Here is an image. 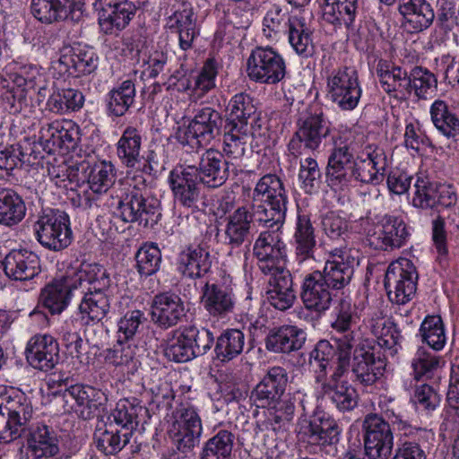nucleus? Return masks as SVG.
Instances as JSON below:
<instances>
[{
  "instance_id": "11",
  "label": "nucleus",
  "mask_w": 459,
  "mask_h": 459,
  "mask_svg": "<svg viewBox=\"0 0 459 459\" xmlns=\"http://www.w3.org/2000/svg\"><path fill=\"white\" fill-rule=\"evenodd\" d=\"M412 205L422 210L450 208L457 202L455 187L435 181L426 171L416 174Z\"/></svg>"
},
{
  "instance_id": "43",
  "label": "nucleus",
  "mask_w": 459,
  "mask_h": 459,
  "mask_svg": "<svg viewBox=\"0 0 459 459\" xmlns=\"http://www.w3.org/2000/svg\"><path fill=\"white\" fill-rule=\"evenodd\" d=\"M74 4V0H31L30 10L38 21L51 24L67 19Z\"/></svg>"
},
{
  "instance_id": "60",
  "label": "nucleus",
  "mask_w": 459,
  "mask_h": 459,
  "mask_svg": "<svg viewBox=\"0 0 459 459\" xmlns=\"http://www.w3.org/2000/svg\"><path fill=\"white\" fill-rule=\"evenodd\" d=\"M25 356L32 368L47 372L58 362V346H27Z\"/></svg>"
},
{
  "instance_id": "39",
  "label": "nucleus",
  "mask_w": 459,
  "mask_h": 459,
  "mask_svg": "<svg viewBox=\"0 0 459 459\" xmlns=\"http://www.w3.org/2000/svg\"><path fill=\"white\" fill-rule=\"evenodd\" d=\"M0 407L22 431L31 418L32 409L23 393L0 385Z\"/></svg>"
},
{
  "instance_id": "6",
  "label": "nucleus",
  "mask_w": 459,
  "mask_h": 459,
  "mask_svg": "<svg viewBox=\"0 0 459 459\" xmlns=\"http://www.w3.org/2000/svg\"><path fill=\"white\" fill-rule=\"evenodd\" d=\"M36 239L45 248L61 251L73 241L69 215L61 210L45 211L33 224Z\"/></svg>"
},
{
  "instance_id": "31",
  "label": "nucleus",
  "mask_w": 459,
  "mask_h": 459,
  "mask_svg": "<svg viewBox=\"0 0 459 459\" xmlns=\"http://www.w3.org/2000/svg\"><path fill=\"white\" fill-rule=\"evenodd\" d=\"M382 89L394 99H403L410 95V74L401 66L380 59L376 68Z\"/></svg>"
},
{
  "instance_id": "32",
  "label": "nucleus",
  "mask_w": 459,
  "mask_h": 459,
  "mask_svg": "<svg viewBox=\"0 0 459 459\" xmlns=\"http://www.w3.org/2000/svg\"><path fill=\"white\" fill-rule=\"evenodd\" d=\"M223 243L231 249L240 247L244 243L250 242L252 237V216L244 207H238L224 219Z\"/></svg>"
},
{
  "instance_id": "28",
  "label": "nucleus",
  "mask_w": 459,
  "mask_h": 459,
  "mask_svg": "<svg viewBox=\"0 0 459 459\" xmlns=\"http://www.w3.org/2000/svg\"><path fill=\"white\" fill-rule=\"evenodd\" d=\"M316 229L309 214L298 211L291 245L294 248L296 260L303 263L315 258L316 251Z\"/></svg>"
},
{
  "instance_id": "2",
  "label": "nucleus",
  "mask_w": 459,
  "mask_h": 459,
  "mask_svg": "<svg viewBox=\"0 0 459 459\" xmlns=\"http://www.w3.org/2000/svg\"><path fill=\"white\" fill-rule=\"evenodd\" d=\"M384 415L369 412L363 419L364 449L368 459H388L391 456L394 437L389 421L398 425L399 429H406L410 426L394 410L387 409Z\"/></svg>"
},
{
  "instance_id": "47",
  "label": "nucleus",
  "mask_w": 459,
  "mask_h": 459,
  "mask_svg": "<svg viewBox=\"0 0 459 459\" xmlns=\"http://www.w3.org/2000/svg\"><path fill=\"white\" fill-rule=\"evenodd\" d=\"M289 30L288 42L295 53L302 57L311 56L314 53L313 32L311 22L304 15H300Z\"/></svg>"
},
{
  "instance_id": "16",
  "label": "nucleus",
  "mask_w": 459,
  "mask_h": 459,
  "mask_svg": "<svg viewBox=\"0 0 459 459\" xmlns=\"http://www.w3.org/2000/svg\"><path fill=\"white\" fill-rule=\"evenodd\" d=\"M378 231L368 234V244L375 249L393 251L405 246L411 233L403 217L386 213L377 221Z\"/></svg>"
},
{
  "instance_id": "24",
  "label": "nucleus",
  "mask_w": 459,
  "mask_h": 459,
  "mask_svg": "<svg viewBox=\"0 0 459 459\" xmlns=\"http://www.w3.org/2000/svg\"><path fill=\"white\" fill-rule=\"evenodd\" d=\"M353 346H316L309 353V364L316 371L319 369L316 376L317 380L325 375L327 367L335 359L337 368L333 374V379L341 378L350 365L351 355H353Z\"/></svg>"
},
{
  "instance_id": "48",
  "label": "nucleus",
  "mask_w": 459,
  "mask_h": 459,
  "mask_svg": "<svg viewBox=\"0 0 459 459\" xmlns=\"http://www.w3.org/2000/svg\"><path fill=\"white\" fill-rule=\"evenodd\" d=\"M322 389L340 411H351L358 405L357 391L346 381L331 377L327 383L323 384Z\"/></svg>"
},
{
  "instance_id": "53",
  "label": "nucleus",
  "mask_w": 459,
  "mask_h": 459,
  "mask_svg": "<svg viewBox=\"0 0 459 459\" xmlns=\"http://www.w3.org/2000/svg\"><path fill=\"white\" fill-rule=\"evenodd\" d=\"M235 434L221 429L203 446L200 459H230L235 445Z\"/></svg>"
},
{
  "instance_id": "22",
  "label": "nucleus",
  "mask_w": 459,
  "mask_h": 459,
  "mask_svg": "<svg viewBox=\"0 0 459 459\" xmlns=\"http://www.w3.org/2000/svg\"><path fill=\"white\" fill-rule=\"evenodd\" d=\"M76 290L84 291H110V276L107 269L97 263H82L66 270Z\"/></svg>"
},
{
  "instance_id": "3",
  "label": "nucleus",
  "mask_w": 459,
  "mask_h": 459,
  "mask_svg": "<svg viewBox=\"0 0 459 459\" xmlns=\"http://www.w3.org/2000/svg\"><path fill=\"white\" fill-rule=\"evenodd\" d=\"M222 126L221 112L208 106L199 108L187 126L178 128L177 140L183 146L197 150L209 145L220 136Z\"/></svg>"
},
{
  "instance_id": "33",
  "label": "nucleus",
  "mask_w": 459,
  "mask_h": 459,
  "mask_svg": "<svg viewBox=\"0 0 459 459\" xmlns=\"http://www.w3.org/2000/svg\"><path fill=\"white\" fill-rule=\"evenodd\" d=\"M313 272L305 276L300 297L306 308L322 313L329 309L335 293Z\"/></svg>"
},
{
  "instance_id": "45",
  "label": "nucleus",
  "mask_w": 459,
  "mask_h": 459,
  "mask_svg": "<svg viewBox=\"0 0 459 459\" xmlns=\"http://www.w3.org/2000/svg\"><path fill=\"white\" fill-rule=\"evenodd\" d=\"M136 90L133 80L127 79L115 86L106 96L108 116L122 117L126 114L135 100Z\"/></svg>"
},
{
  "instance_id": "63",
  "label": "nucleus",
  "mask_w": 459,
  "mask_h": 459,
  "mask_svg": "<svg viewBox=\"0 0 459 459\" xmlns=\"http://www.w3.org/2000/svg\"><path fill=\"white\" fill-rule=\"evenodd\" d=\"M203 429L199 428L182 429L170 427L169 435L177 449L183 454L191 453L198 446L201 440Z\"/></svg>"
},
{
  "instance_id": "46",
  "label": "nucleus",
  "mask_w": 459,
  "mask_h": 459,
  "mask_svg": "<svg viewBox=\"0 0 459 459\" xmlns=\"http://www.w3.org/2000/svg\"><path fill=\"white\" fill-rule=\"evenodd\" d=\"M335 310L336 319L332 324L336 332L333 341L337 344H351L352 342H357L359 334L351 330V325L355 322L357 315L356 307L351 300L342 299Z\"/></svg>"
},
{
  "instance_id": "19",
  "label": "nucleus",
  "mask_w": 459,
  "mask_h": 459,
  "mask_svg": "<svg viewBox=\"0 0 459 459\" xmlns=\"http://www.w3.org/2000/svg\"><path fill=\"white\" fill-rule=\"evenodd\" d=\"M57 64L71 75H87L97 70L99 56L93 48L74 43L61 48Z\"/></svg>"
},
{
  "instance_id": "64",
  "label": "nucleus",
  "mask_w": 459,
  "mask_h": 459,
  "mask_svg": "<svg viewBox=\"0 0 459 459\" xmlns=\"http://www.w3.org/2000/svg\"><path fill=\"white\" fill-rule=\"evenodd\" d=\"M220 68L219 62L214 57L208 58L195 80L194 91L203 96L216 87V76Z\"/></svg>"
},
{
  "instance_id": "7",
  "label": "nucleus",
  "mask_w": 459,
  "mask_h": 459,
  "mask_svg": "<svg viewBox=\"0 0 459 459\" xmlns=\"http://www.w3.org/2000/svg\"><path fill=\"white\" fill-rule=\"evenodd\" d=\"M247 74L255 82L275 85L286 76V62L276 48L258 46L251 50L247 57Z\"/></svg>"
},
{
  "instance_id": "61",
  "label": "nucleus",
  "mask_w": 459,
  "mask_h": 459,
  "mask_svg": "<svg viewBox=\"0 0 459 459\" xmlns=\"http://www.w3.org/2000/svg\"><path fill=\"white\" fill-rule=\"evenodd\" d=\"M410 94H414L422 100H427L435 94L437 81L434 74L421 66H416L410 72Z\"/></svg>"
},
{
  "instance_id": "26",
  "label": "nucleus",
  "mask_w": 459,
  "mask_h": 459,
  "mask_svg": "<svg viewBox=\"0 0 459 459\" xmlns=\"http://www.w3.org/2000/svg\"><path fill=\"white\" fill-rule=\"evenodd\" d=\"M212 256L207 247L202 245H188L178 254L177 270L189 279H200L209 273Z\"/></svg>"
},
{
  "instance_id": "52",
  "label": "nucleus",
  "mask_w": 459,
  "mask_h": 459,
  "mask_svg": "<svg viewBox=\"0 0 459 459\" xmlns=\"http://www.w3.org/2000/svg\"><path fill=\"white\" fill-rule=\"evenodd\" d=\"M254 201L288 204L287 190L276 174H265L256 183L253 191Z\"/></svg>"
},
{
  "instance_id": "4",
  "label": "nucleus",
  "mask_w": 459,
  "mask_h": 459,
  "mask_svg": "<svg viewBox=\"0 0 459 459\" xmlns=\"http://www.w3.org/2000/svg\"><path fill=\"white\" fill-rule=\"evenodd\" d=\"M160 5L164 11L165 29L178 35L182 50L191 49L200 35L198 15L193 3L189 0H176L160 2Z\"/></svg>"
},
{
  "instance_id": "59",
  "label": "nucleus",
  "mask_w": 459,
  "mask_h": 459,
  "mask_svg": "<svg viewBox=\"0 0 459 459\" xmlns=\"http://www.w3.org/2000/svg\"><path fill=\"white\" fill-rule=\"evenodd\" d=\"M230 111L226 124L238 125L245 124L248 126V120L256 111L253 99L247 93L234 95L229 102Z\"/></svg>"
},
{
  "instance_id": "21",
  "label": "nucleus",
  "mask_w": 459,
  "mask_h": 459,
  "mask_svg": "<svg viewBox=\"0 0 459 459\" xmlns=\"http://www.w3.org/2000/svg\"><path fill=\"white\" fill-rule=\"evenodd\" d=\"M72 280L65 273L59 279H55L47 284L40 291L39 307H42L51 315H60L69 306L75 286L72 285Z\"/></svg>"
},
{
  "instance_id": "12",
  "label": "nucleus",
  "mask_w": 459,
  "mask_h": 459,
  "mask_svg": "<svg viewBox=\"0 0 459 459\" xmlns=\"http://www.w3.org/2000/svg\"><path fill=\"white\" fill-rule=\"evenodd\" d=\"M201 303L213 318L222 319L232 314L237 297L230 275L221 272L219 278L207 281L202 288Z\"/></svg>"
},
{
  "instance_id": "35",
  "label": "nucleus",
  "mask_w": 459,
  "mask_h": 459,
  "mask_svg": "<svg viewBox=\"0 0 459 459\" xmlns=\"http://www.w3.org/2000/svg\"><path fill=\"white\" fill-rule=\"evenodd\" d=\"M398 11L411 32L429 29L435 19L434 10L427 0H399Z\"/></svg>"
},
{
  "instance_id": "49",
  "label": "nucleus",
  "mask_w": 459,
  "mask_h": 459,
  "mask_svg": "<svg viewBox=\"0 0 459 459\" xmlns=\"http://www.w3.org/2000/svg\"><path fill=\"white\" fill-rule=\"evenodd\" d=\"M26 205L22 196L11 188H0V224L12 227L25 217Z\"/></svg>"
},
{
  "instance_id": "17",
  "label": "nucleus",
  "mask_w": 459,
  "mask_h": 459,
  "mask_svg": "<svg viewBox=\"0 0 459 459\" xmlns=\"http://www.w3.org/2000/svg\"><path fill=\"white\" fill-rule=\"evenodd\" d=\"M333 260H327L323 271H314L320 281L336 293L351 281L354 273L355 258L347 248H335Z\"/></svg>"
},
{
  "instance_id": "14",
  "label": "nucleus",
  "mask_w": 459,
  "mask_h": 459,
  "mask_svg": "<svg viewBox=\"0 0 459 459\" xmlns=\"http://www.w3.org/2000/svg\"><path fill=\"white\" fill-rule=\"evenodd\" d=\"M169 184L175 203L193 212L200 210L204 203L203 182L198 178L195 165L175 167L169 176Z\"/></svg>"
},
{
  "instance_id": "10",
  "label": "nucleus",
  "mask_w": 459,
  "mask_h": 459,
  "mask_svg": "<svg viewBox=\"0 0 459 459\" xmlns=\"http://www.w3.org/2000/svg\"><path fill=\"white\" fill-rule=\"evenodd\" d=\"M418 272L407 258L392 262L385 272L384 285L392 302L403 305L411 301L417 290Z\"/></svg>"
},
{
  "instance_id": "1",
  "label": "nucleus",
  "mask_w": 459,
  "mask_h": 459,
  "mask_svg": "<svg viewBox=\"0 0 459 459\" xmlns=\"http://www.w3.org/2000/svg\"><path fill=\"white\" fill-rule=\"evenodd\" d=\"M330 153L326 166V179L332 187L349 186V172L363 148L365 136L351 130L334 133L329 139Z\"/></svg>"
},
{
  "instance_id": "5",
  "label": "nucleus",
  "mask_w": 459,
  "mask_h": 459,
  "mask_svg": "<svg viewBox=\"0 0 459 459\" xmlns=\"http://www.w3.org/2000/svg\"><path fill=\"white\" fill-rule=\"evenodd\" d=\"M146 180L142 173L135 174L127 190L120 196L117 214L127 223H138L147 227L150 217L157 212V201L146 196Z\"/></svg>"
},
{
  "instance_id": "58",
  "label": "nucleus",
  "mask_w": 459,
  "mask_h": 459,
  "mask_svg": "<svg viewBox=\"0 0 459 459\" xmlns=\"http://www.w3.org/2000/svg\"><path fill=\"white\" fill-rule=\"evenodd\" d=\"M13 85L27 93L30 91H38L39 94L45 96L47 82L45 74L36 65H26L21 68L18 73L10 74Z\"/></svg>"
},
{
  "instance_id": "20",
  "label": "nucleus",
  "mask_w": 459,
  "mask_h": 459,
  "mask_svg": "<svg viewBox=\"0 0 459 459\" xmlns=\"http://www.w3.org/2000/svg\"><path fill=\"white\" fill-rule=\"evenodd\" d=\"M342 429L331 417H316L301 426V438L311 446L321 449L334 447L340 441Z\"/></svg>"
},
{
  "instance_id": "8",
  "label": "nucleus",
  "mask_w": 459,
  "mask_h": 459,
  "mask_svg": "<svg viewBox=\"0 0 459 459\" xmlns=\"http://www.w3.org/2000/svg\"><path fill=\"white\" fill-rule=\"evenodd\" d=\"M336 132L322 112L302 115L297 121V130L288 144V151L298 158L304 150H317L324 138H331Z\"/></svg>"
},
{
  "instance_id": "57",
  "label": "nucleus",
  "mask_w": 459,
  "mask_h": 459,
  "mask_svg": "<svg viewBox=\"0 0 459 459\" xmlns=\"http://www.w3.org/2000/svg\"><path fill=\"white\" fill-rule=\"evenodd\" d=\"M131 437L112 423H107L105 430L94 435L97 449L106 455L120 452L129 443Z\"/></svg>"
},
{
  "instance_id": "55",
  "label": "nucleus",
  "mask_w": 459,
  "mask_h": 459,
  "mask_svg": "<svg viewBox=\"0 0 459 459\" xmlns=\"http://www.w3.org/2000/svg\"><path fill=\"white\" fill-rule=\"evenodd\" d=\"M79 305L82 319L100 322L110 309V291H84Z\"/></svg>"
},
{
  "instance_id": "62",
  "label": "nucleus",
  "mask_w": 459,
  "mask_h": 459,
  "mask_svg": "<svg viewBox=\"0 0 459 459\" xmlns=\"http://www.w3.org/2000/svg\"><path fill=\"white\" fill-rule=\"evenodd\" d=\"M136 268L142 276H151L156 273L160 267L161 252L154 243H145L136 255Z\"/></svg>"
},
{
  "instance_id": "56",
  "label": "nucleus",
  "mask_w": 459,
  "mask_h": 459,
  "mask_svg": "<svg viewBox=\"0 0 459 459\" xmlns=\"http://www.w3.org/2000/svg\"><path fill=\"white\" fill-rule=\"evenodd\" d=\"M248 134L249 129L245 124H225L223 155L231 160H237L244 156Z\"/></svg>"
},
{
  "instance_id": "37",
  "label": "nucleus",
  "mask_w": 459,
  "mask_h": 459,
  "mask_svg": "<svg viewBox=\"0 0 459 459\" xmlns=\"http://www.w3.org/2000/svg\"><path fill=\"white\" fill-rule=\"evenodd\" d=\"M148 410L141 405L136 398L120 400L108 417V423H112L123 432L133 437L140 423V417L147 414Z\"/></svg>"
},
{
  "instance_id": "36",
  "label": "nucleus",
  "mask_w": 459,
  "mask_h": 459,
  "mask_svg": "<svg viewBox=\"0 0 459 459\" xmlns=\"http://www.w3.org/2000/svg\"><path fill=\"white\" fill-rule=\"evenodd\" d=\"M361 12V0H325L322 6L323 19L326 22L343 24L347 29H354L356 19Z\"/></svg>"
},
{
  "instance_id": "54",
  "label": "nucleus",
  "mask_w": 459,
  "mask_h": 459,
  "mask_svg": "<svg viewBox=\"0 0 459 459\" xmlns=\"http://www.w3.org/2000/svg\"><path fill=\"white\" fill-rule=\"evenodd\" d=\"M429 113L439 134L447 139H455L459 134V118L449 109L446 101L436 100L430 106Z\"/></svg>"
},
{
  "instance_id": "23",
  "label": "nucleus",
  "mask_w": 459,
  "mask_h": 459,
  "mask_svg": "<svg viewBox=\"0 0 459 459\" xmlns=\"http://www.w3.org/2000/svg\"><path fill=\"white\" fill-rule=\"evenodd\" d=\"M230 164L222 152L208 149L199 158L196 173L204 185L216 188L222 186L230 177Z\"/></svg>"
},
{
  "instance_id": "34",
  "label": "nucleus",
  "mask_w": 459,
  "mask_h": 459,
  "mask_svg": "<svg viewBox=\"0 0 459 459\" xmlns=\"http://www.w3.org/2000/svg\"><path fill=\"white\" fill-rule=\"evenodd\" d=\"M58 437L54 429L45 424H37L30 429L28 446L32 455L39 459L42 457L56 459H71L70 454L59 455Z\"/></svg>"
},
{
  "instance_id": "41",
  "label": "nucleus",
  "mask_w": 459,
  "mask_h": 459,
  "mask_svg": "<svg viewBox=\"0 0 459 459\" xmlns=\"http://www.w3.org/2000/svg\"><path fill=\"white\" fill-rule=\"evenodd\" d=\"M142 141V134L137 128L126 127L116 143V153L123 166L134 169L141 162Z\"/></svg>"
},
{
  "instance_id": "51",
  "label": "nucleus",
  "mask_w": 459,
  "mask_h": 459,
  "mask_svg": "<svg viewBox=\"0 0 459 459\" xmlns=\"http://www.w3.org/2000/svg\"><path fill=\"white\" fill-rule=\"evenodd\" d=\"M82 169L86 173L89 189L96 194L106 193L116 181V169L110 161L102 160L86 168L82 164Z\"/></svg>"
},
{
  "instance_id": "18",
  "label": "nucleus",
  "mask_w": 459,
  "mask_h": 459,
  "mask_svg": "<svg viewBox=\"0 0 459 459\" xmlns=\"http://www.w3.org/2000/svg\"><path fill=\"white\" fill-rule=\"evenodd\" d=\"M147 4L145 0H115L109 3L99 16L101 31L106 35H117L129 26L137 11Z\"/></svg>"
},
{
  "instance_id": "25",
  "label": "nucleus",
  "mask_w": 459,
  "mask_h": 459,
  "mask_svg": "<svg viewBox=\"0 0 459 459\" xmlns=\"http://www.w3.org/2000/svg\"><path fill=\"white\" fill-rule=\"evenodd\" d=\"M4 274L13 281H30L41 272L40 259L28 249H13L3 261Z\"/></svg>"
},
{
  "instance_id": "9",
  "label": "nucleus",
  "mask_w": 459,
  "mask_h": 459,
  "mask_svg": "<svg viewBox=\"0 0 459 459\" xmlns=\"http://www.w3.org/2000/svg\"><path fill=\"white\" fill-rule=\"evenodd\" d=\"M362 89L357 70L352 66L333 69L326 79V97L342 111L354 110L360 100Z\"/></svg>"
},
{
  "instance_id": "38",
  "label": "nucleus",
  "mask_w": 459,
  "mask_h": 459,
  "mask_svg": "<svg viewBox=\"0 0 459 459\" xmlns=\"http://www.w3.org/2000/svg\"><path fill=\"white\" fill-rule=\"evenodd\" d=\"M270 279L266 290L267 299L276 309L284 311L290 308L296 299L291 273L289 270L268 273Z\"/></svg>"
},
{
  "instance_id": "42",
  "label": "nucleus",
  "mask_w": 459,
  "mask_h": 459,
  "mask_svg": "<svg viewBox=\"0 0 459 459\" xmlns=\"http://www.w3.org/2000/svg\"><path fill=\"white\" fill-rule=\"evenodd\" d=\"M300 13H292L287 5L272 4L263 19V31L267 39L285 35Z\"/></svg>"
},
{
  "instance_id": "50",
  "label": "nucleus",
  "mask_w": 459,
  "mask_h": 459,
  "mask_svg": "<svg viewBox=\"0 0 459 459\" xmlns=\"http://www.w3.org/2000/svg\"><path fill=\"white\" fill-rule=\"evenodd\" d=\"M84 103L83 94L74 88L55 87L47 101V108L56 114H67L80 110Z\"/></svg>"
},
{
  "instance_id": "29",
  "label": "nucleus",
  "mask_w": 459,
  "mask_h": 459,
  "mask_svg": "<svg viewBox=\"0 0 459 459\" xmlns=\"http://www.w3.org/2000/svg\"><path fill=\"white\" fill-rule=\"evenodd\" d=\"M287 384L286 369L281 367H273L256 385L252 396L258 407H270L283 395Z\"/></svg>"
},
{
  "instance_id": "13",
  "label": "nucleus",
  "mask_w": 459,
  "mask_h": 459,
  "mask_svg": "<svg viewBox=\"0 0 459 459\" xmlns=\"http://www.w3.org/2000/svg\"><path fill=\"white\" fill-rule=\"evenodd\" d=\"M253 254L264 274L287 271V245L277 230H262L253 246Z\"/></svg>"
},
{
  "instance_id": "40",
  "label": "nucleus",
  "mask_w": 459,
  "mask_h": 459,
  "mask_svg": "<svg viewBox=\"0 0 459 459\" xmlns=\"http://www.w3.org/2000/svg\"><path fill=\"white\" fill-rule=\"evenodd\" d=\"M65 395L71 396L76 402L79 416L83 420L93 418L95 411L107 401L101 390L91 385H71L66 389Z\"/></svg>"
},
{
  "instance_id": "44",
  "label": "nucleus",
  "mask_w": 459,
  "mask_h": 459,
  "mask_svg": "<svg viewBox=\"0 0 459 459\" xmlns=\"http://www.w3.org/2000/svg\"><path fill=\"white\" fill-rule=\"evenodd\" d=\"M287 204L277 202L253 204L249 212L252 222H257L259 226L264 227L266 230L281 231L286 220Z\"/></svg>"
},
{
  "instance_id": "27",
  "label": "nucleus",
  "mask_w": 459,
  "mask_h": 459,
  "mask_svg": "<svg viewBox=\"0 0 459 459\" xmlns=\"http://www.w3.org/2000/svg\"><path fill=\"white\" fill-rule=\"evenodd\" d=\"M373 350L374 346H355L353 350L352 373L363 385H373L385 370V360L376 358Z\"/></svg>"
},
{
  "instance_id": "15",
  "label": "nucleus",
  "mask_w": 459,
  "mask_h": 459,
  "mask_svg": "<svg viewBox=\"0 0 459 459\" xmlns=\"http://www.w3.org/2000/svg\"><path fill=\"white\" fill-rule=\"evenodd\" d=\"M387 165V156L384 149L377 145H367L361 150L349 172V186L352 181L379 185L385 179Z\"/></svg>"
},
{
  "instance_id": "30",
  "label": "nucleus",
  "mask_w": 459,
  "mask_h": 459,
  "mask_svg": "<svg viewBox=\"0 0 459 459\" xmlns=\"http://www.w3.org/2000/svg\"><path fill=\"white\" fill-rule=\"evenodd\" d=\"M186 315L181 298L171 292L156 295L152 303V319L161 327L176 325Z\"/></svg>"
}]
</instances>
